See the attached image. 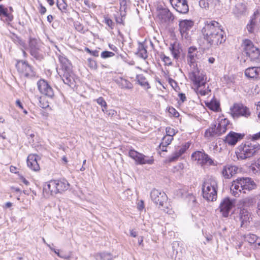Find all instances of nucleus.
Instances as JSON below:
<instances>
[{
	"label": "nucleus",
	"instance_id": "obj_1",
	"mask_svg": "<svg viewBox=\"0 0 260 260\" xmlns=\"http://www.w3.org/2000/svg\"><path fill=\"white\" fill-rule=\"evenodd\" d=\"M202 32L204 39L212 46H218L226 40L221 25L216 21H207L202 29Z\"/></svg>",
	"mask_w": 260,
	"mask_h": 260
},
{
	"label": "nucleus",
	"instance_id": "obj_2",
	"mask_svg": "<svg viewBox=\"0 0 260 260\" xmlns=\"http://www.w3.org/2000/svg\"><path fill=\"white\" fill-rule=\"evenodd\" d=\"M255 187L256 184L251 178H238L232 182L230 190L234 196L239 197L240 193H245Z\"/></svg>",
	"mask_w": 260,
	"mask_h": 260
},
{
	"label": "nucleus",
	"instance_id": "obj_3",
	"mask_svg": "<svg viewBox=\"0 0 260 260\" xmlns=\"http://www.w3.org/2000/svg\"><path fill=\"white\" fill-rule=\"evenodd\" d=\"M217 181L210 177L206 178L202 185V194L204 199L208 201H214L217 199Z\"/></svg>",
	"mask_w": 260,
	"mask_h": 260
},
{
	"label": "nucleus",
	"instance_id": "obj_4",
	"mask_svg": "<svg viewBox=\"0 0 260 260\" xmlns=\"http://www.w3.org/2000/svg\"><path fill=\"white\" fill-rule=\"evenodd\" d=\"M260 145L255 142L241 144L237 149L236 154L238 159H245L258 153Z\"/></svg>",
	"mask_w": 260,
	"mask_h": 260
},
{
	"label": "nucleus",
	"instance_id": "obj_5",
	"mask_svg": "<svg viewBox=\"0 0 260 260\" xmlns=\"http://www.w3.org/2000/svg\"><path fill=\"white\" fill-rule=\"evenodd\" d=\"M188 78L197 88L204 86L206 83L207 78L203 71L197 67L190 68Z\"/></svg>",
	"mask_w": 260,
	"mask_h": 260
},
{
	"label": "nucleus",
	"instance_id": "obj_6",
	"mask_svg": "<svg viewBox=\"0 0 260 260\" xmlns=\"http://www.w3.org/2000/svg\"><path fill=\"white\" fill-rule=\"evenodd\" d=\"M242 46L244 51L251 60L260 62V51L255 47L253 43L249 40L243 41Z\"/></svg>",
	"mask_w": 260,
	"mask_h": 260
},
{
	"label": "nucleus",
	"instance_id": "obj_7",
	"mask_svg": "<svg viewBox=\"0 0 260 260\" xmlns=\"http://www.w3.org/2000/svg\"><path fill=\"white\" fill-rule=\"evenodd\" d=\"M230 110L231 115L234 118L239 117L248 118L251 115L250 109L241 104H235Z\"/></svg>",
	"mask_w": 260,
	"mask_h": 260
},
{
	"label": "nucleus",
	"instance_id": "obj_8",
	"mask_svg": "<svg viewBox=\"0 0 260 260\" xmlns=\"http://www.w3.org/2000/svg\"><path fill=\"white\" fill-rule=\"evenodd\" d=\"M128 155L135 160L136 164L138 165H151L154 162L153 156H146L134 150H130L128 152Z\"/></svg>",
	"mask_w": 260,
	"mask_h": 260
},
{
	"label": "nucleus",
	"instance_id": "obj_9",
	"mask_svg": "<svg viewBox=\"0 0 260 260\" xmlns=\"http://www.w3.org/2000/svg\"><path fill=\"white\" fill-rule=\"evenodd\" d=\"M128 155L135 160L136 164L138 165H151L154 162L153 156H146L134 150H130L128 152Z\"/></svg>",
	"mask_w": 260,
	"mask_h": 260
},
{
	"label": "nucleus",
	"instance_id": "obj_10",
	"mask_svg": "<svg viewBox=\"0 0 260 260\" xmlns=\"http://www.w3.org/2000/svg\"><path fill=\"white\" fill-rule=\"evenodd\" d=\"M16 66L21 76L26 77H32L35 76V72L32 67L27 62L23 60L18 61Z\"/></svg>",
	"mask_w": 260,
	"mask_h": 260
},
{
	"label": "nucleus",
	"instance_id": "obj_11",
	"mask_svg": "<svg viewBox=\"0 0 260 260\" xmlns=\"http://www.w3.org/2000/svg\"><path fill=\"white\" fill-rule=\"evenodd\" d=\"M191 157L195 160H197L198 163L202 166H216L213 160L208 154L201 151L194 152L192 154Z\"/></svg>",
	"mask_w": 260,
	"mask_h": 260
},
{
	"label": "nucleus",
	"instance_id": "obj_12",
	"mask_svg": "<svg viewBox=\"0 0 260 260\" xmlns=\"http://www.w3.org/2000/svg\"><path fill=\"white\" fill-rule=\"evenodd\" d=\"M235 204L234 200L228 197L223 198L221 201L219 209L223 217H227L229 216L232 208L235 206Z\"/></svg>",
	"mask_w": 260,
	"mask_h": 260
},
{
	"label": "nucleus",
	"instance_id": "obj_13",
	"mask_svg": "<svg viewBox=\"0 0 260 260\" xmlns=\"http://www.w3.org/2000/svg\"><path fill=\"white\" fill-rule=\"evenodd\" d=\"M249 13L247 3L242 2L237 3L232 9V14L237 19L245 17Z\"/></svg>",
	"mask_w": 260,
	"mask_h": 260
},
{
	"label": "nucleus",
	"instance_id": "obj_14",
	"mask_svg": "<svg viewBox=\"0 0 260 260\" xmlns=\"http://www.w3.org/2000/svg\"><path fill=\"white\" fill-rule=\"evenodd\" d=\"M201 53L195 47H190L187 51L186 59L190 68L197 67V60L200 58Z\"/></svg>",
	"mask_w": 260,
	"mask_h": 260
},
{
	"label": "nucleus",
	"instance_id": "obj_15",
	"mask_svg": "<svg viewBox=\"0 0 260 260\" xmlns=\"http://www.w3.org/2000/svg\"><path fill=\"white\" fill-rule=\"evenodd\" d=\"M150 197L154 204L159 205V207L164 206L167 200L166 194L164 192L156 189H153L151 190Z\"/></svg>",
	"mask_w": 260,
	"mask_h": 260
},
{
	"label": "nucleus",
	"instance_id": "obj_16",
	"mask_svg": "<svg viewBox=\"0 0 260 260\" xmlns=\"http://www.w3.org/2000/svg\"><path fill=\"white\" fill-rule=\"evenodd\" d=\"M193 25L194 22L191 20H181L179 21V30L182 37L188 39L189 32Z\"/></svg>",
	"mask_w": 260,
	"mask_h": 260
},
{
	"label": "nucleus",
	"instance_id": "obj_17",
	"mask_svg": "<svg viewBox=\"0 0 260 260\" xmlns=\"http://www.w3.org/2000/svg\"><path fill=\"white\" fill-rule=\"evenodd\" d=\"M157 18L161 23L168 24L173 21L174 17L169 9L163 8L158 11Z\"/></svg>",
	"mask_w": 260,
	"mask_h": 260
},
{
	"label": "nucleus",
	"instance_id": "obj_18",
	"mask_svg": "<svg viewBox=\"0 0 260 260\" xmlns=\"http://www.w3.org/2000/svg\"><path fill=\"white\" fill-rule=\"evenodd\" d=\"M43 193L47 198L58 193L55 180H51L44 185Z\"/></svg>",
	"mask_w": 260,
	"mask_h": 260
},
{
	"label": "nucleus",
	"instance_id": "obj_19",
	"mask_svg": "<svg viewBox=\"0 0 260 260\" xmlns=\"http://www.w3.org/2000/svg\"><path fill=\"white\" fill-rule=\"evenodd\" d=\"M37 86L40 92L48 97L52 98L54 92L52 87L45 80H40L37 83Z\"/></svg>",
	"mask_w": 260,
	"mask_h": 260
},
{
	"label": "nucleus",
	"instance_id": "obj_20",
	"mask_svg": "<svg viewBox=\"0 0 260 260\" xmlns=\"http://www.w3.org/2000/svg\"><path fill=\"white\" fill-rule=\"evenodd\" d=\"M180 193L183 198L184 199L188 205L191 208H196L198 206V202L196 197L191 192H189L185 189H181Z\"/></svg>",
	"mask_w": 260,
	"mask_h": 260
},
{
	"label": "nucleus",
	"instance_id": "obj_21",
	"mask_svg": "<svg viewBox=\"0 0 260 260\" xmlns=\"http://www.w3.org/2000/svg\"><path fill=\"white\" fill-rule=\"evenodd\" d=\"M216 124V128L217 130L218 135H221L224 133L230 127V121L223 117H219L217 119Z\"/></svg>",
	"mask_w": 260,
	"mask_h": 260
},
{
	"label": "nucleus",
	"instance_id": "obj_22",
	"mask_svg": "<svg viewBox=\"0 0 260 260\" xmlns=\"http://www.w3.org/2000/svg\"><path fill=\"white\" fill-rule=\"evenodd\" d=\"M244 135L237 133L234 132H230L225 137L224 141L230 145H235L240 140L242 139Z\"/></svg>",
	"mask_w": 260,
	"mask_h": 260
},
{
	"label": "nucleus",
	"instance_id": "obj_23",
	"mask_svg": "<svg viewBox=\"0 0 260 260\" xmlns=\"http://www.w3.org/2000/svg\"><path fill=\"white\" fill-rule=\"evenodd\" d=\"M40 42L36 39L30 38L29 41V50L30 54L37 58L39 56Z\"/></svg>",
	"mask_w": 260,
	"mask_h": 260
},
{
	"label": "nucleus",
	"instance_id": "obj_24",
	"mask_svg": "<svg viewBox=\"0 0 260 260\" xmlns=\"http://www.w3.org/2000/svg\"><path fill=\"white\" fill-rule=\"evenodd\" d=\"M238 168L235 166L227 165L223 167L221 173L225 178L229 179L237 174Z\"/></svg>",
	"mask_w": 260,
	"mask_h": 260
},
{
	"label": "nucleus",
	"instance_id": "obj_25",
	"mask_svg": "<svg viewBox=\"0 0 260 260\" xmlns=\"http://www.w3.org/2000/svg\"><path fill=\"white\" fill-rule=\"evenodd\" d=\"M189 144L186 143L181 146L178 149L176 150L171 156L168 158L169 162H173L176 160L182 154H183L186 150L189 148Z\"/></svg>",
	"mask_w": 260,
	"mask_h": 260
},
{
	"label": "nucleus",
	"instance_id": "obj_26",
	"mask_svg": "<svg viewBox=\"0 0 260 260\" xmlns=\"http://www.w3.org/2000/svg\"><path fill=\"white\" fill-rule=\"evenodd\" d=\"M172 7L181 14H186L189 10L188 6L186 0H179L176 4L172 5Z\"/></svg>",
	"mask_w": 260,
	"mask_h": 260
},
{
	"label": "nucleus",
	"instance_id": "obj_27",
	"mask_svg": "<svg viewBox=\"0 0 260 260\" xmlns=\"http://www.w3.org/2000/svg\"><path fill=\"white\" fill-rule=\"evenodd\" d=\"M63 73L60 75L62 78V80L64 84L71 87L74 84V78L73 77V73L70 69L68 71H62Z\"/></svg>",
	"mask_w": 260,
	"mask_h": 260
},
{
	"label": "nucleus",
	"instance_id": "obj_28",
	"mask_svg": "<svg viewBox=\"0 0 260 260\" xmlns=\"http://www.w3.org/2000/svg\"><path fill=\"white\" fill-rule=\"evenodd\" d=\"M245 240L250 244L253 249L258 248L260 246V238L255 235L248 234L245 236Z\"/></svg>",
	"mask_w": 260,
	"mask_h": 260
},
{
	"label": "nucleus",
	"instance_id": "obj_29",
	"mask_svg": "<svg viewBox=\"0 0 260 260\" xmlns=\"http://www.w3.org/2000/svg\"><path fill=\"white\" fill-rule=\"evenodd\" d=\"M38 156L34 154H30L27 157V166L34 171H38L40 170V166L37 161Z\"/></svg>",
	"mask_w": 260,
	"mask_h": 260
},
{
	"label": "nucleus",
	"instance_id": "obj_30",
	"mask_svg": "<svg viewBox=\"0 0 260 260\" xmlns=\"http://www.w3.org/2000/svg\"><path fill=\"white\" fill-rule=\"evenodd\" d=\"M245 76L249 78L260 79V67H250L246 69Z\"/></svg>",
	"mask_w": 260,
	"mask_h": 260
},
{
	"label": "nucleus",
	"instance_id": "obj_31",
	"mask_svg": "<svg viewBox=\"0 0 260 260\" xmlns=\"http://www.w3.org/2000/svg\"><path fill=\"white\" fill-rule=\"evenodd\" d=\"M259 16V14L257 11H255L251 16L249 22L247 24L246 28L248 32L251 33L254 30L255 26L257 24V19Z\"/></svg>",
	"mask_w": 260,
	"mask_h": 260
},
{
	"label": "nucleus",
	"instance_id": "obj_32",
	"mask_svg": "<svg viewBox=\"0 0 260 260\" xmlns=\"http://www.w3.org/2000/svg\"><path fill=\"white\" fill-rule=\"evenodd\" d=\"M56 183V187L59 193H62L67 190L70 187V184L68 181L64 179L60 180H55Z\"/></svg>",
	"mask_w": 260,
	"mask_h": 260
},
{
	"label": "nucleus",
	"instance_id": "obj_33",
	"mask_svg": "<svg viewBox=\"0 0 260 260\" xmlns=\"http://www.w3.org/2000/svg\"><path fill=\"white\" fill-rule=\"evenodd\" d=\"M250 214L248 211L245 209L241 210L240 212V220L242 227L246 226L249 222Z\"/></svg>",
	"mask_w": 260,
	"mask_h": 260
},
{
	"label": "nucleus",
	"instance_id": "obj_34",
	"mask_svg": "<svg viewBox=\"0 0 260 260\" xmlns=\"http://www.w3.org/2000/svg\"><path fill=\"white\" fill-rule=\"evenodd\" d=\"M0 17L1 19L5 18V21L8 22L12 21L13 19L12 14L9 13L8 9L5 8L2 5H0Z\"/></svg>",
	"mask_w": 260,
	"mask_h": 260
},
{
	"label": "nucleus",
	"instance_id": "obj_35",
	"mask_svg": "<svg viewBox=\"0 0 260 260\" xmlns=\"http://www.w3.org/2000/svg\"><path fill=\"white\" fill-rule=\"evenodd\" d=\"M94 257L96 260H112L114 256L110 252H102L96 253Z\"/></svg>",
	"mask_w": 260,
	"mask_h": 260
},
{
	"label": "nucleus",
	"instance_id": "obj_36",
	"mask_svg": "<svg viewBox=\"0 0 260 260\" xmlns=\"http://www.w3.org/2000/svg\"><path fill=\"white\" fill-rule=\"evenodd\" d=\"M116 83L120 88L123 89H129L133 88V84L128 80L122 78H118L116 80Z\"/></svg>",
	"mask_w": 260,
	"mask_h": 260
},
{
	"label": "nucleus",
	"instance_id": "obj_37",
	"mask_svg": "<svg viewBox=\"0 0 260 260\" xmlns=\"http://www.w3.org/2000/svg\"><path fill=\"white\" fill-rule=\"evenodd\" d=\"M173 139V138L170 136H164L159 145L160 149L162 151H167L166 147L171 143Z\"/></svg>",
	"mask_w": 260,
	"mask_h": 260
},
{
	"label": "nucleus",
	"instance_id": "obj_38",
	"mask_svg": "<svg viewBox=\"0 0 260 260\" xmlns=\"http://www.w3.org/2000/svg\"><path fill=\"white\" fill-rule=\"evenodd\" d=\"M170 51L175 59L180 57V51L179 46L176 44H171L169 47Z\"/></svg>",
	"mask_w": 260,
	"mask_h": 260
},
{
	"label": "nucleus",
	"instance_id": "obj_39",
	"mask_svg": "<svg viewBox=\"0 0 260 260\" xmlns=\"http://www.w3.org/2000/svg\"><path fill=\"white\" fill-rule=\"evenodd\" d=\"M59 60L61 64L62 71H68L71 69V65L69 60L64 56L60 55Z\"/></svg>",
	"mask_w": 260,
	"mask_h": 260
},
{
	"label": "nucleus",
	"instance_id": "obj_40",
	"mask_svg": "<svg viewBox=\"0 0 260 260\" xmlns=\"http://www.w3.org/2000/svg\"><path fill=\"white\" fill-rule=\"evenodd\" d=\"M137 80L139 84L144 88L147 89L150 88L149 84L147 81L145 77L142 75L137 76Z\"/></svg>",
	"mask_w": 260,
	"mask_h": 260
},
{
	"label": "nucleus",
	"instance_id": "obj_41",
	"mask_svg": "<svg viewBox=\"0 0 260 260\" xmlns=\"http://www.w3.org/2000/svg\"><path fill=\"white\" fill-rule=\"evenodd\" d=\"M217 132L216 124H215L206 130L205 136L206 137L218 136L219 135Z\"/></svg>",
	"mask_w": 260,
	"mask_h": 260
},
{
	"label": "nucleus",
	"instance_id": "obj_42",
	"mask_svg": "<svg viewBox=\"0 0 260 260\" xmlns=\"http://www.w3.org/2000/svg\"><path fill=\"white\" fill-rule=\"evenodd\" d=\"M206 105L209 109L214 111H217L219 109V103L216 100H212L206 103Z\"/></svg>",
	"mask_w": 260,
	"mask_h": 260
},
{
	"label": "nucleus",
	"instance_id": "obj_43",
	"mask_svg": "<svg viewBox=\"0 0 260 260\" xmlns=\"http://www.w3.org/2000/svg\"><path fill=\"white\" fill-rule=\"evenodd\" d=\"M137 55L143 59H146L148 57L147 52L146 48L143 45H141L139 47Z\"/></svg>",
	"mask_w": 260,
	"mask_h": 260
},
{
	"label": "nucleus",
	"instance_id": "obj_44",
	"mask_svg": "<svg viewBox=\"0 0 260 260\" xmlns=\"http://www.w3.org/2000/svg\"><path fill=\"white\" fill-rule=\"evenodd\" d=\"M212 0H199V5L202 8L207 9L212 7Z\"/></svg>",
	"mask_w": 260,
	"mask_h": 260
},
{
	"label": "nucleus",
	"instance_id": "obj_45",
	"mask_svg": "<svg viewBox=\"0 0 260 260\" xmlns=\"http://www.w3.org/2000/svg\"><path fill=\"white\" fill-rule=\"evenodd\" d=\"M57 6L58 8L62 12H65L66 11L67 5L63 0H57Z\"/></svg>",
	"mask_w": 260,
	"mask_h": 260
},
{
	"label": "nucleus",
	"instance_id": "obj_46",
	"mask_svg": "<svg viewBox=\"0 0 260 260\" xmlns=\"http://www.w3.org/2000/svg\"><path fill=\"white\" fill-rule=\"evenodd\" d=\"M160 58L164 62L165 65L170 66L172 64L171 59L164 53L160 54Z\"/></svg>",
	"mask_w": 260,
	"mask_h": 260
},
{
	"label": "nucleus",
	"instance_id": "obj_47",
	"mask_svg": "<svg viewBox=\"0 0 260 260\" xmlns=\"http://www.w3.org/2000/svg\"><path fill=\"white\" fill-rule=\"evenodd\" d=\"M103 22L106 24L111 29H113L115 26L114 23L113 21L108 17H104Z\"/></svg>",
	"mask_w": 260,
	"mask_h": 260
},
{
	"label": "nucleus",
	"instance_id": "obj_48",
	"mask_svg": "<svg viewBox=\"0 0 260 260\" xmlns=\"http://www.w3.org/2000/svg\"><path fill=\"white\" fill-rule=\"evenodd\" d=\"M47 246L48 247H49V248L51 249V250H52L53 252H54L58 256H59L60 257H61V258H63L66 259H69V258H70L69 256H64V255H62L60 254V253L59 252V250H56L55 249L53 248V247H52L51 246V245L50 244H47Z\"/></svg>",
	"mask_w": 260,
	"mask_h": 260
},
{
	"label": "nucleus",
	"instance_id": "obj_49",
	"mask_svg": "<svg viewBox=\"0 0 260 260\" xmlns=\"http://www.w3.org/2000/svg\"><path fill=\"white\" fill-rule=\"evenodd\" d=\"M88 66L91 69H96L97 68V64L95 60L91 58L87 59Z\"/></svg>",
	"mask_w": 260,
	"mask_h": 260
},
{
	"label": "nucleus",
	"instance_id": "obj_50",
	"mask_svg": "<svg viewBox=\"0 0 260 260\" xmlns=\"http://www.w3.org/2000/svg\"><path fill=\"white\" fill-rule=\"evenodd\" d=\"M114 53L112 52L105 51L102 52L101 53V57L103 58H107L111 57H113L114 56Z\"/></svg>",
	"mask_w": 260,
	"mask_h": 260
},
{
	"label": "nucleus",
	"instance_id": "obj_51",
	"mask_svg": "<svg viewBox=\"0 0 260 260\" xmlns=\"http://www.w3.org/2000/svg\"><path fill=\"white\" fill-rule=\"evenodd\" d=\"M166 136H170L171 137H172V138H173V136H174L176 134L175 130L174 128H171L170 127H167L166 129Z\"/></svg>",
	"mask_w": 260,
	"mask_h": 260
},
{
	"label": "nucleus",
	"instance_id": "obj_52",
	"mask_svg": "<svg viewBox=\"0 0 260 260\" xmlns=\"http://www.w3.org/2000/svg\"><path fill=\"white\" fill-rule=\"evenodd\" d=\"M96 101L102 107L105 108L107 106L106 102L102 97L99 98L96 100Z\"/></svg>",
	"mask_w": 260,
	"mask_h": 260
},
{
	"label": "nucleus",
	"instance_id": "obj_53",
	"mask_svg": "<svg viewBox=\"0 0 260 260\" xmlns=\"http://www.w3.org/2000/svg\"><path fill=\"white\" fill-rule=\"evenodd\" d=\"M169 113L174 117H178L179 116V113L173 107H170L168 109Z\"/></svg>",
	"mask_w": 260,
	"mask_h": 260
},
{
	"label": "nucleus",
	"instance_id": "obj_54",
	"mask_svg": "<svg viewBox=\"0 0 260 260\" xmlns=\"http://www.w3.org/2000/svg\"><path fill=\"white\" fill-rule=\"evenodd\" d=\"M169 83L172 87L175 90L177 91L178 89V86L177 83L173 79L171 78L169 79Z\"/></svg>",
	"mask_w": 260,
	"mask_h": 260
},
{
	"label": "nucleus",
	"instance_id": "obj_55",
	"mask_svg": "<svg viewBox=\"0 0 260 260\" xmlns=\"http://www.w3.org/2000/svg\"><path fill=\"white\" fill-rule=\"evenodd\" d=\"M14 41L15 42V43H17V44L20 45L23 48H25L24 43L23 42V41L20 38H19L18 37H15V38H14Z\"/></svg>",
	"mask_w": 260,
	"mask_h": 260
},
{
	"label": "nucleus",
	"instance_id": "obj_56",
	"mask_svg": "<svg viewBox=\"0 0 260 260\" xmlns=\"http://www.w3.org/2000/svg\"><path fill=\"white\" fill-rule=\"evenodd\" d=\"M250 171L253 174H258L260 173V169L256 168L255 165H252L250 167Z\"/></svg>",
	"mask_w": 260,
	"mask_h": 260
},
{
	"label": "nucleus",
	"instance_id": "obj_57",
	"mask_svg": "<svg viewBox=\"0 0 260 260\" xmlns=\"http://www.w3.org/2000/svg\"><path fill=\"white\" fill-rule=\"evenodd\" d=\"M106 114L111 117H113L116 115V112L114 110H109L108 111H106Z\"/></svg>",
	"mask_w": 260,
	"mask_h": 260
},
{
	"label": "nucleus",
	"instance_id": "obj_58",
	"mask_svg": "<svg viewBox=\"0 0 260 260\" xmlns=\"http://www.w3.org/2000/svg\"><path fill=\"white\" fill-rule=\"evenodd\" d=\"M137 208L140 211H141L144 209V205L143 201H141L138 203Z\"/></svg>",
	"mask_w": 260,
	"mask_h": 260
},
{
	"label": "nucleus",
	"instance_id": "obj_59",
	"mask_svg": "<svg viewBox=\"0 0 260 260\" xmlns=\"http://www.w3.org/2000/svg\"><path fill=\"white\" fill-rule=\"evenodd\" d=\"M39 12L41 14H44L46 12V9L42 4H40L39 8Z\"/></svg>",
	"mask_w": 260,
	"mask_h": 260
},
{
	"label": "nucleus",
	"instance_id": "obj_60",
	"mask_svg": "<svg viewBox=\"0 0 260 260\" xmlns=\"http://www.w3.org/2000/svg\"><path fill=\"white\" fill-rule=\"evenodd\" d=\"M178 96L180 99V100L182 102V103H183L186 101V96H185V94H183L182 93H179Z\"/></svg>",
	"mask_w": 260,
	"mask_h": 260
},
{
	"label": "nucleus",
	"instance_id": "obj_61",
	"mask_svg": "<svg viewBox=\"0 0 260 260\" xmlns=\"http://www.w3.org/2000/svg\"><path fill=\"white\" fill-rule=\"evenodd\" d=\"M75 27L76 29L78 30L79 31H82L83 30V26L80 24H77L76 23L75 24Z\"/></svg>",
	"mask_w": 260,
	"mask_h": 260
},
{
	"label": "nucleus",
	"instance_id": "obj_62",
	"mask_svg": "<svg viewBox=\"0 0 260 260\" xmlns=\"http://www.w3.org/2000/svg\"><path fill=\"white\" fill-rule=\"evenodd\" d=\"M90 54L95 57H98L99 55V52L97 50H91Z\"/></svg>",
	"mask_w": 260,
	"mask_h": 260
},
{
	"label": "nucleus",
	"instance_id": "obj_63",
	"mask_svg": "<svg viewBox=\"0 0 260 260\" xmlns=\"http://www.w3.org/2000/svg\"><path fill=\"white\" fill-rule=\"evenodd\" d=\"M16 105L17 106H18L21 109H23V105H22V104L21 103V102H20V100H17L16 101Z\"/></svg>",
	"mask_w": 260,
	"mask_h": 260
},
{
	"label": "nucleus",
	"instance_id": "obj_64",
	"mask_svg": "<svg viewBox=\"0 0 260 260\" xmlns=\"http://www.w3.org/2000/svg\"><path fill=\"white\" fill-rule=\"evenodd\" d=\"M260 138V132L253 135L252 139L254 140H257Z\"/></svg>",
	"mask_w": 260,
	"mask_h": 260
}]
</instances>
